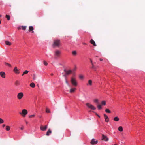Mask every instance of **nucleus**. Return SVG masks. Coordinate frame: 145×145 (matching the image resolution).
Masks as SVG:
<instances>
[{"instance_id": "0eeeda50", "label": "nucleus", "mask_w": 145, "mask_h": 145, "mask_svg": "<svg viewBox=\"0 0 145 145\" xmlns=\"http://www.w3.org/2000/svg\"><path fill=\"white\" fill-rule=\"evenodd\" d=\"M76 90V88L72 87L70 88L69 91V92L71 93H74L75 92Z\"/></svg>"}, {"instance_id": "39448f33", "label": "nucleus", "mask_w": 145, "mask_h": 145, "mask_svg": "<svg viewBox=\"0 0 145 145\" xmlns=\"http://www.w3.org/2000/svg\"><path fill=\"white\" fill-rule=\"evenodd\" d=\"M61 52L59 50H56L54 52V56L57 57H59L60 56Z\"/></svg>"}, {"instance_id": "5701e85b", "label": "nucleus", "mask_w": 145, "mask_h": 145, "mask_svg": "<svg viewBox=\"0 0 145 145\" xmlns=\"http://www.w3.org/2000/svg\"><path fill=\"white\" fill-rule=\"evenodd\" d=\"M29 72V71L27 70H25L24 72H23L22 76H23L24 74H27Z\"/></svg>"}, {"instance_id": "ea45409f", "label": "nucleus", "mask_w": 145, "mask_h": 145, "mask_svg": "<svg viewBox=\"0 0 145 145\" xmlns=\"http://www.w3.org/2000/svg\"><path fill=\"white\" fill-rule=\"evenodd\" d=\"M65 82L68 85H69V84L68 82L67 81L66 79H65Z\"/></svg>"}, {"instance_id": "864d4df0", "label": "nucleus", "mask_w": 145, "mask_h": 145, "mask_svg": "<svg viewBox=\"0 0 145 145\" xmlns=\"http://www.w3.org/2000/svg\"><path fill=\"white\" fill-rule=\"evenodd\" d=\"M1 16V15H0V17Z\"/></svg>"}, {"instance_id": "2eb2a0df", "label": "nucleus", "mask_w": 145, "mask_h": 145, "mask_svg": "<svg viewBox=\"0 0 145 145\" xmlns=\"http://www.w3.org/2000/svg\"><path fill=\"white\" fill-rule=\"evenodd\" d=\"M92 81L91 80H88V83L86 84L87 86H91L92 85Z\"/></svg>"}, {"instance_id": "9d476101", "label": "nucleus", "mask_w": 145, "mask_h": 145, "mask_svg": "<svg viewBox=\"0 0 145 145\" xmlns=\"http://www.w3.org/2000/svg\"><path fill=\"white\" fill-rule=\"evenodd\" d=\"M47 128V125H46L44 126H41L40 127V129L43 131H45Z\"/></svg>"}, {"instance_id": "f3484780", "label": "nucleus", "mask_w": 145, "mask_h": 145, "mask_svg": "<svg viewBox=\"0 0 145 145\" xmlns=\"http://www.w3.org/2000/svg\"><path fill=\"white\" fill-rule=\"evenodd\" d=\"M51 131L50 129H49L48 130V131L46 132V135L47 136H49L50 135V134H51Z\"/></svg>"}, {"instance_id": "1a4fd4ad", "label": "nucleus", "mask_w": 145, "mask_h": 145, "mask_svg": "<svg viewBox=\"0 0 145 145\" xmlns=\"http://www.w3.org/2000/svg\"><path fill=\"white\" fill-rule=\"evenodd\" d=\"M105 121L106 122H108L109 121V118L105 114H104Z\"/></svg>"}, {"instance_id": "4d7b16f0", "label": "nucleus", "mask_w": 145, "mask_h": 145, "mask_svg": "<svg viewBox=\"0 0 145 145\" xmlns=\"http://www.w3.org/2000/svg\"><path fill=\"white\" fill-rule=\"evenodd\" d=\"M96 69V68L95 67V68L94 69Z\"/></svg>"}, {"instance_id": "7c9ffc66", "label": "nucleus", "mask_w": 145, "mask_h": 145, "mask_svg": "<svg viewBox=\"0 0 145 145\" xmlns=\"http://www.w3.org/2000/svg\"><path fill=\"white\" fill-rule=\"evenodd\" d=\"M5 64L6 65L10 67H12V65L10 64L9 63H5Z\"/></svg>"}, {"instance_id": "79ce46f5", "label": "nucleus", "mask_w": 145, "mask_h": 145, "mask_svg": "<svg viewBox=\"0 0 145 145\" xmlns=\"http://www.w3.org/2000/svg\"><path fill=\"white\" fill-rule=\"evenodd\" d=\"M24 128V127L23 126H22L21 127L20 129L22 130H23Z\"/></svg>"}, {"instance_id": "4c0bfd02", "label": "nucleus", "mask_w": 145, "mask_h": 145, "mask_svg": "<svg viewBox=\"0 0 145 145\" xmlns=\"http://www.w3.org/2000/svg\"><path fill=\"white\" fill-rule=\"evenodd\" d=\"M79 78L81 79H83L84 78V76L82 75H80L79 76Z\"/></svg>"}, {"instance_id": "09e8293b", "label": "nucleus", "mask_w": 145, "mask_h": 145, "mask_svg": "<svg viewBox=\"0 0 145 145\" xmlns=\"http://www.w3.org/2000/svg\"><path fill=\"white\" fill-rule=\"evenodd\" d=\"M95 114L96 115H97H97H98V114H97V113H95Z\"/></svg>"}, {"instance_id": "20e7f679", "label": "nucleus", "mask_w": 145, "mask_h": 145, "mask_svg": "<svg viewBox=\"0 0 145 145\" xmlns=\"http://www.w3.org/2000/svg\"><path fill=\"white\" fill-rule=\"evenodd\" d=\"M27 113V111L26 109H24L22 110V112L20 113V114L22 115L23 117H25Z\"/></svg>"}, {"instance_id": "de8ad7c7", "label": "nucleus", "mask_w": 145, "mask_h": 145, "mask_svg": "<svg viewBox=\"0 0 145 145\" xmlns=\"http://www.w3.org/2000/svg\"><path fill=\"white\" fill-rule=\"evenodd\" d=\"M97 116L99 118L100 117V116L99 115H98Z\"/></svg>"}, {"instance_id": "4468645a", "label": "nucleus", "mask_w": 145, "mask_h": 145, "mask_svg": "<svg viewBox=\"0 0 145 145\" xmlns=\"http://www.w3.org/2000/svg\"><path fill=\"white\" fill-rule=\"evenodd\" d=\"M97 141H95L94 139H93L91 142V143L92 144H97Z\"/></svg>"}, {"instance_id": "c03bdc74", "label": "nucleus", "mask_w": 145, "mask_h": 145, "mask_svg": "<svg viewBox=\"0 0 145 145\" xmlns=\"http://www.w3.org/2000/svg\"><path fill=\"white\" fill-rule=\"evenodd\" d=\"M5 126V124H3V127H4Z\"/></svg>"}, {"instance_id": "aec40b11", "label": "nucleus", "mask_w": 145, "mask_h": 145, "mask_svg": "<svg viewBox=\"0 0 145 145\" xmlns=\"http://www.w3.org/2000/svg\"><path fill=\"white\" fill-rule=\"evenodd\" d=\"M34 29L33 27L32 26H30L29 27V31H33Z\"/></svg>"}, {"instance_id": "bb28decb", "label": "nucleus", "mask_w": 145, "mask_h": 145, "mask_svg": "<svg viewBox=\"0 0 145 145\" xmlns=\"http://www.w3.org/2000/svg\"><path fill=\"white\" fill-rule=\"evenodd\" d=\"M5 17L8 20H10V17L9 15H6L5 16Z\"/></svg>"}, {"instance_id": "4be33fe9", "label": "nucleus", "mask_w": 145, "mask_h": 145, "mask_svg": "<svg viewBox=\"0 0 145 145\" xmlns=\"http://www.w3.org/2000/svg\"><path fill=\"white\" fill-rule=\"evenodd\" d=\"M72 54L74 56H76L77 55V52L76 51H74L72 52Z\"/></svg>"}, {"instance_id": "a211bd4d", "label": "nucleus", "mask_w": 145, "mask_h": 145, "mask_svg": "<svg viewBox=\"0 0 145 145\" xmlns=\"http://www.w3.org/2000/svg\"><path fill=\"white\" fill-rule=\"evenodd\" d=\"M5 43L6 45L9 46L11 45L12 44V43L11 42L8 41H5Z\"/></svg>"}, {"instance_id": "dca6fc26", "label": "nucleus", "mask_w": 145, "mask_h": 145, "mask_svg": "<svg viewBox=\"0 0 145 145\" xmlns=\"http://www.w3.org/2000/svg\"><path fill=\"white\" fill-rule=\"evenodd\" d=\"M90 42L92 44H93L94 46H96L95 41L93 39L91 40Z\"/></svg>"}, {"instance_id": "a18cd8bd", "label": "nucleus", "mask_w": 145, "mask_h": 145, "mask_svg": "<svg viewBox=\"0 0 145 145\" xmlns=\"http://www.w3.org/2000/svg\"><path fill=\"white\" fill-rule=\"evenodd\" d=\"M100 60L101 61H102L103 60V59H102L100 58Z\"/></svg>"}, {"instance_id": "c9c22d12", "label": "nucleus", "mask_w": 145, "mask_h": 145, "mask_svg": "<svg viewBox=\"0 0 145 145\" xmlns=\"http://www.w3.org/2000/svg\"><path fill=\"white\" fill-rule=\"evenodd\" d=\"M36 76L35 74H33V80H35L36 79Z\"/></svg>"}, {"instance_id": "c756f323", "label": "nucleus", "mask_w": 145, "mask_h": 145, "mask_svg": "<svg viewBox=\"0 0 145 145\" xmlns=\"http://www.w3.org/2000/svg\"><path fill=\"white\" fill-rule=\"evenodd\" d=\"M15 84L16 86L19 85L20 84L19 82L18 81H16V82Z\"/></svg>"}, {"instance_id": "37998d69", "label": "nucleus", "mask_w": 145, "mask_h": 145, "mask_svg": "<svg viewBox=\"0 0 145 145\" xmlns=\"http://www.w3.org/2000/svg\"><path fill=\"white\" fill-rule=\"evenodd\" d=\"M90 60L91 63V64H92V63H92V61L91 59H90Z\"/></svg>"}, {"instance_id": "cd10ccee", "label": "nucleus", "mask_w": 145, "mask_h": 145, "mask_svg": "<svg viewBox=\"0 0 145 145\" xmlns=\"http://www.w3.org/2000/svg\"><path fill=\"white\" fill-rule=\"evenodd\" d=\"M97 107L99 110L101 109H102L101 105H97Z\"/></svg>"}, {"instance_id": "7ed1b4c3", "label": "nucleus", "mask_w": 145, "mask_h": 145, "mask_svg": "<svg viewBox=\"0 0 145 145\" xmlns=\"http://www.w3.org/2000/svg\"><path fill=\"white\" fill-rule=\"evenodd\" d=\"M86 105L88 108L91 110H95L96 109V108L93 105L89 103H86Z\"/></svg>"}, {"instance_id": "412c9836", "label": "nucleus", "mask_w": 145, "mask_h": 145, "mask_svg": "<svg viewBox=\"0 0 145 145\" xmlns=\"http://www.w3.org/2000/svg\"><path fill=\"white\" fill-rule=\"evenodd\" d=\"M118 130L119 131L122 132L123 130L122 127L121 126H120L118 128Z\"/></svg>"}, {"instance_id": "5fc2aeb1", "label": "nucleus", "mask_w": 145, "mask_h": 145, "mask_svg": "<svg viewBox=\"0 0 145 145\" xmlns=\"http://www.w3.org/2000/svg\"><path fill=\"white\" fill-rule=\"evenodd\" d=\"M114 145H118L116 144H114Z\"/></svg>"}, {"instance_id": "a19ab883", "label": "nucleus", "mask_w": 145, "mask_h": 145, "mask_svg": "<svg viewBox=\"0 0 145 145\" xmlns=\"http://www.w3.org/2000/svg\"><path fill=\"white\" fill-rule=\"evenodd\" d=\"M91 64L92 65V68L94 69L95 68V66H94V65L93 64V63H92V64Z\"/></svg>"}, {"instance_id": "f03ea898", "label": "nucleus", "mask_w": 145, "mask_h": 145, "mask_svg": "<svg viewBox=\"0 0 145 145\" xmlns=\"http://www.w3.org/2000/svg\"><path fill=\"white\" fill-rule=\"evenodd\" d=\"M71 82L72 85L76 87L77 85V83L76 79L73 77H71Z\"/></svg>"}, {"instance_id": "423d86ee", "label": "nucleus", "mask_w": 145, "mask_h": 145, "mask_svg": "<svg viewBox=\"0 0 145 145\" xmlns=\"http://www.w3.org/2000/svg\"><path fill=\"white\" fill-rule=\"evenodd\" d=\"M24 96L23 93L22 92H20L17 95V98L20 100L22 99Z\"/></svg>"}, {"instance_id": "49530a36", "label": "nucleus", "mask_w": 145, "mask_h": 145, "mask_svg": "<svg viewBox=\"0 0 145 145\" xmlns=\"http://www.w3.org/2000/svg\"><path fill=\"white\" fill-rule=\"evenodd\" d=\"M83 44L84 45H86L87 44L86 43H83Z\"/></svg>"}, {"instance_id": "6e6d98bb", "label": "nucleus", "mask_w": 145, "mask_h": 145, "mask_svg": "<svg viewBox=\"0 0 145 145\" xmlns=\"http://www.w3.org/2000/svg\"><path fill=\"white\" fill-rule=\"evenodd\" d=\"M32 33H34V31H32Z\"/></svg>"}, {"instance_id": "f257e3e1", "label": "nucleus", "mask_w": 145, "mask_h": 145, "mask_svg": "<svg viewBox=\"0 0 145 145\" xmlns=\"http://www.w3.org/2000/svg\"><path fill=\"white\" fill-rule=\"evenodd\" d=\"M60 44V40H56L54 41L52 46L53 47H59Z\"/></svg>"}, {"instance_id": "6e6552de", "label": "nucleus", "mask_w": 145, "mask_h": 145, "mask_svg": "<svg viewBox=\"0 0 145 145\" xmlns=\"http://www.w3.org/2000/svg\"><path fill=\"white\" fill-rule=\"evenodd\" d=\"M102 139L105 141H108L109 140L108 138L107 137V136H105L103 134L102 135Z\"/></svg>"}, {"instance_id": "473e14b6", "label": "nucleus", "mask_w": 145, "mask_h": 145, "mask_svg": "<svg viewBox=\"0 0 145 145\" xmlns=\"http://www.w3.org/2000/svg\"><path fill=\"white\" fill-rule=\"evenodd\" d=\"M105 112H106L110 113H111V111L108 109H106L105 110Z\"/></svg>"}, {"instance_id": "603ef678", "label": "nucleus", "mask_w": 145, "mask_h": 145, "mask_svg": "<svg viewBox=\"0 0 145 145\" xmlns=\"http://www.w3.org/2000/svg\"><path fill=\"white\" fill-rule=\"evenodd\" d=\"M26 123L27 124L28 123V122H26Z\"/></svg>"}, {"instance_id": "2f4dec72", "label": "nucleus", "mask_w": 145, "mask_h": 145, "mask_svg": "<svg viewBox=\"0 0 145 145\" xmlns=\"http://www.w3.org/2000/svg\"><path fill=\"white\" fill-rule=\"evenodd\" d=\"M27 27L26 26H22V29L23 30H25Z\"/></svg>"}, {"instance_id": "a878e982", "label": "nucleus", "mask_w": 145, "mask_h": 145, "mask_svg": "<svg viewBox=\"0 0 145 145\" xmlns=\"http://www.w3.org/2000/svg\"><path fill=\"white\" fill-rule=\"evenodd\" d=\"M101 105H105L106 104V102L105 101H103L101 103Z\"/></svg>"}, {"instance_id": "3c124183", "label": "nucleus", "mask_w": 145, "mask_h": 145, "mask_svg": "<svg viewBox=\"0 0 145 145\" xmlns=\"http://www.w3.org/2000/svg\"><path fill=\"white\" fill-rule=\"evenodd\" d=\"M53 74H51V75L52 76H53Z\"/></svg>"}, {"instance_id": "b1692460", "label": "nucleus", "mask_w": 145, "mask_h": 145, "mask_svg": "<svg viewBox=\"0 0 145 145\" xmlns=\"http://www.w3.org/2000/svg\"><path fill=\"white\" fill-rule=\"evenodd\" d=\"M114 120L115 121H118L119 120V118L118 117H116L114 118Z\"/></svg>"}, {"instance_id": "9b49d317", "label": "nucleus", "mask_w": 145, "mask_h": 145, "mask_svg": "<svg viewBox=\"0 0 145 145\" xmlns=\"http://www.w3.org/2000/svg\"><path fill=\"white\" fill-rule=\"evenodd\" d=\"M64 71L65 72L66 74L67 75H68L71 74L72 72V71L71 70H69L68 71H67L65 69L64 70Z\"/></svg>"}, {"instance_id": "f8f14e48", "label": "nucleus", "mask_w": 145, "mask_h": 145, "mask_svg": "<svg viewBox=\"0 0 145 145\" xmlns=\"http://www.w3.org/2000/svg\"><path fill=\"white\" fill-rule=\"evenodd\" d=\"M13 71L15 73L17 74H18L20 73L19 70L18 69L17 67H15Z\"/></svg>"}, {"instance_id": "ddd939ff", "label": "nucleus", "mask_w": 145, "mask_h": 145, "mask_svg": "<svg viewBox=\"0 0 145 145\" xmlns=\"http://www.w3.org/2000/svg\"><path fill=\"white\" fill-rule=\"evenodd\" d=\"M0 75L3 78H4L5 77V73L3 72L2 71L0 72Z\"/></svg>"}, {"instance_id": "f704fd0d", "label": "nucleus", "mask_w": 145, "mask_h": 145, "mask_svg": "<svg viewBox=\"0 0 145 145\" xmlns=\"http://www.w3.org/2000/svg\"><path fill=\"white\" fill-rule=\"evenodd\" d=\"M46 112L47 113H50V112L49 109H48L47 108H46Z\"/></svg>"}, {"instance_id": "72a5a7b5", "label": "nucleus", "mask_w": 145, "mask_h": 145, "mask_svg": "<svg viewBox=\"0 0 145 145\" xmlns=\"http://www.w3.org/2000/svg\"><path fill=\"white\" fill-rule=\"evenodd\" d=\"M3 120L2 119L0 118V124L3 123Z\"/></svg>"}, {"instance_id": "8fccbe9b", "label": "nucleus", "mask_w": 145, "mask_h": 145, "mask_svg": "<svg viewBox=\"0 0 145 145\" xmlns=\"http://www.w3.org/2000/svg\"><path fill=\"white\" fill-rule=\"evenodd\" d=\"M66 75H66V74H64V75H63V76H66Z\"/></svg>"}, {"instance_id": "393cba45", "label": "nucleus", "mask_w": 145, "mask_h": 145, "mask_svg": "<svg viewBox=\"0 0 145 145\" xmlns=\"http://www.w3.org/2000/svg\"><path fill=\"white\" fill-rule=\"evenodd\" d=\"M94 102L95 103H97V104H98L99 102V100L97 99H95L94 100H93Z\"/></svg>"}, {"instance_id": "58836bf2", "label": "nucleus", "mask_w": 145, "mask_h": 145, "mask_svg": "<svg viewBox=\"0 0 145 145\" xmlns=\"http://www.w3.org/2000/svg\"><path fill=\"white\" fill-rule=\"evenodd\" d=\"M35 116V115L33 114V115H31L29 116V118H33V117H34Z\"/></svg>"}, {"instance_id": "c85d7f7f", "label": "nucleus", "mask_w": 145, "mask_h": 145, "mask_svg": "<svg viewBox=\"0 0 145 145\" xmlns=\"http://www.w3.org/2000/svg\"><path fill=\"white\" fill-rule=\"evenodd\" d=\"M10 129V127L9 126H7L6 127V129L7 131H8Z\"/></svg>"}, {"instance_id": "6ab92c4d", "label": "nucleus", "mask_w": 145, "mask_h": 145, "mask_svg": "<svg viewBox=\"0 0 145 145\" xmlns=\"http://www.w3.org/2000/svg\"><path fill=\"white\" fill-rule=\"evenodd\" d=\"M30 86L32 88H34L35 86V84L34 83H31L30 84Z\"/></svg>"}, {"instance_id": "e433bc0d", "label": "nucleus", "mask_w": 145, "mask_h": 145, "mask_svg": "<svg viewBox=\"0 0 145 145\" xmlns=\"http://www.w3.org/2000/svg\"><path fill=\"white\" fill-rule=\"evenodd\" d=\"M43 63L45 66H47L48 65V63H47V62L45 61H44Z\"/></svg>"}]
</instances>
